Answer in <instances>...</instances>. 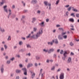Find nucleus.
<instances>
[{
  "label": "nucleus",
  "instance_id": "39",
  "mask_svg": "<svg viewBox=\"0 0 79 79\" xmlns=\"http://www.w3.org/2000/svg\"><path fill=\"white\" fill-rule=\"evenodd\" d=\"M31 53H29L28 54H26V55H27V56H31Z\"/></svg>",
  "mask_w": 79,
  "mask_h": 79
},
{
  "label": "nucleus",
  "instance_id": "1",
  "mask_svg": "<svg viewBox=\"0 0 79 79\" xmlns=\"http://www.w3.org/2000/svg\"><path fill=\"white\" fill-rule=\"evenodd\" d=\"M40 35H41L40 33L37 32L36 35H33L32 36H31V37L34 39H37L40 36Z\"/></svg>",
  "mask_w": 79,
  "mask_h": 79
},
{
  "label": "nucleus",
  "instance_id": "32",
  "mask_svg": "<svg viewBox=\"0 0 79 79\" xmlns=\"http://www.w3.org/2000/svg\"><path fill=\"white\" fill-rule=\"evenodd\" d=\"M55 44H58V40L57 39H56L55 40Z\"/></svg>",
  "mask_w": 79,
  "mask_h": 79
},
{
  "label": "nucleus",
  "instance_id": "44",
  "mask_svg": "<svg viewBox=\"0 0 79 79\" xmlns=\"http://www.w3.org/2000/svg\"><path fill=\"white\" fill-rule=\"evenodd\" d=\"M21 39L23 40H26V38L24 37H22Z\"/></svg>",
  "mask_w": 79,
  "mask_h": 79
},
{
  "label": "nucleus",
  "instance_id": "30",
  "mask_svg": "<svg viewBox=\"0 0 79 79\" xmlns=\"http://www.w3.org/2000/svg\"><path fill=\"white\" fill-rule=\"evenodd\" d=\"M11 36H9L7 39V40H11Z\"/></svg>",
  "mask_w": 79,
  "mask_h": 79
},
{
  "label": "nucleus",
  "instance_id": "43",
  "mask_svg": "<svg viewBox=\"0 0 79 79\" xmlns=\"http://www.w3.org/2000/svg\"><path fill=\"white\" fill-rule=\"evenodd\" d=\"M25 62L26 63H27L28 62V59L27 58H26L25 60Z\"/></svg>",
  "mask_w": 79,
  "mask_h": 79
},
{
  "label": "nucleus",
  "instance_id": "13",
  "mask_svg": "<svg viewBox=\"0 0 79 79\" xmlns=\"http://www.w3.org/2000/svg\"><path fill=\"white\" fill-rule=\"evenodd\" d=\"M26 46L27 48H31V45L29 44H26Z\"/></svg>",
  "mask_w": 79,
  "mask_h": 79
},
{
  "label": "nucleus",
  "instance_id": "59",
  "mask_svg": "<svg viewBox=\"0 0 79 79\" xmlns=\"http://www.w3.org/2000/svg\"><path fill=\"white\" fill-rule=\"evenodd\" d=\"M43 71V69H41L40 70V74H42V71Z\"/></svg>",
  "mask_w": 79,
  "mask_h": 79
},
{
  "label": "nucleus",
  "instance_id": "42",
  "mask_svg": "<svg viewBox=\"0 0 79 79\" xmlns=\"http://www.w3.org/2000/svg\"><path fill=\"white\" fill-rule=\"evenodd\" d=\"M63 37L65 39L67 38V35H65L63 36Z\"/></svg>",
  "mask_w": 79,
  "mask_h": 79
},
{
  "label": "nucleus",
  "instance_id": "37",
  "mask_svg": "<svg viewBox=\"0 0 79 79\" xmlns=\"http://www.w3.org/2000/svg\"><path fill=\"white\" fill-rule=\"evenodd\" d=\"M70 46H73L74 45V44L71 42L70 43Z\"/></svg>",
  "mask_w": 79,
  "mask_h": 79
},
{
  "label": "nucleus",
  "instance_id": "10",
  "mask_svg": "<svg viewBox=\"0 0 79 79\" xmlns=\"http://www.w3.org/2000/svg\"><path fill=\"white\" fill-rule=\"evenodd\" d=\"M8 11H9V14L8 15V18H9L10 16L11 15V14H12V13H11V10L10 9H9Z\"/></svg>",
  "mask_w": 79,
  "mask_h": 79
},
{
  "label": "nucleus",
  "instance_id": "18",
  "mask_svg": "<svg viewBox=\"0 0 79 79\" xmlns=\"http://www.w3.org/2000/svg\"><path fill=\"white\" fill-rule=\"evenodd\" d=\"M22 70L23 71V72H27V69H26V68H25L22 69Z\"/></svg>",
  "mask_w": 79,
  "mask_h": 79
},
{
  "label": "nucleus",
  "instance_id": "3",
  "mask_svg": "<svg viewBox=\"0 0 79 79\" xmlns=\"http://www.w3.org/2000/svg\"><path fill=\"white\" fill-rule=\"evenodd\" d=\"M1 74H3L4 72V65L3 64H2L1 65Z\"/></svg>",
  "mask_w": 79,
  "mask_h": 79
},
{
  "label": "nucleus",
  "instance_id": "63",
  "mask_svg": "<svg viewBox=\"0 0 79 79\" xmlns=\"http://www.w3.org/2000/svg\"><path fill=\"white\" fill-rule=\"evenodd\" d=\"M55 66H58V64H55Z\"/></svg>",
  "mask_w": 79,
  "mask_h": 79
},
{
  "label": "nucleus",
  "instance_id": "56",
  "mask_svg": "<svg viewBox=\"0 0 79 79\" xmlns=\"http://www.w3.org/2000/svg\"><path fill=\"white\" fill-rule=\"evenodd\" d=\"M74 55V54L73 52H71L70 53V55H72L73 56Z\"/></svg>",
  "mask_w": 79,
  "mask_h": 79
},
{
  "label": "nucleus",
  "instance_id": "52",
  "mask_svg": "<svg viewBox=\"0 0 79 79\" xmlns=\"http://www.w3.org/2000/svg\"><path fill=\"white\" fill-rule=\"evenodd\" d=\"M14 49H16L17 48V46H15L13 47Z\"/></svg>",
  "mask_w": 79,
  "mask_h": 79
},
{
  "label": "nucleus",
  "instance_id": "11",
  "mask_svg": "<svg viewBox=\"0 0 79 79\" xmlns=\"http://www.w3.org/2000/svg\"><path fill=\"white\" fill-rule=\"evenodd\" d=\"M44 3L46 6H47V5H48V6H51V4L50 3H48L47 2V1H45L44 2Z\"/></svg>",
  "mask_w": 79,
  "mask_h": 79
},
{
  "label": "nucleus",
  "instance_id": "51",
  "mask_svg": "<svg viewBox=\"0 0 79 79\" xmlns=\"http://www.w3.org/2000/svg\"><path fill=\"white\" fill-rule=\"evenodd\" d=\"M41 12V11L40 10H38L37 11V13H38V14H40V13Z\"/></svg>",
  "mask_w": 79,
  "mask_h": 79
},
{
  "label": "nucleus",
  "instance_id": "7",
  "mask_svg": "<svg viewBox=\"0 0 79 79\" xmlns=\"http://www.w3.org/2000/svg\"><path fill=\"white\" fill-rule=\"evenodd\" d=\"M55 51V49L52 48L50 49L48 51V53L50 54L52 52H53Z\"/></svg>",
  "mask_w": 79,
  "mask_h": 79
},
{
  "label": "nucleus",
  "instance_id": "48",
  "mask_svg": "<svg viewBox=\"0 0 79 79\" xmlns=\"http://www.w3.org/2000/svg\"><path fill=\"white\" fill-rule=\"evenodd\" d=\"M76 16L77 18H79V14H76Z\"/></svg>",
  "mask_w": 79,
  "mask_h": 79
},
{
  "label": "nucleus",
  "instance_id": "15",
  "mask_svg": "<svg viewBox=\"0 0 79 79\" xmlns=\"http://www.w3.org/2000/svg\"><path fill=\"white\" fill-rule=\"evenodd\" d=\"M39 25L41 27H44L45 26V25H44V22H43L41 23H39Z\"/></svg>",
  "mask_w": 79,
  "mask_h": 79
},
{
  "label": "nucleus",
  "instance_id": "17",
  "mask_svg": "<svg viewBox=\"0 0 79 79\" xmlns=\"http://www.w3.org/2000/svg\"><path fill=\"white\" fill-rule=\"evenodd\" d=\"M58 39L59 40H63V37H61V35H59L58 36Z\"/></svg>",
  "mask_w": 79,
  "mask_h": 79
},
{
  "label": "nucleus",
  "instance_id": "5",
  "mask_svg": "<svg viewBox=\"0 0 79 79\" xmlns=\"http://www.w3.org/2000/svg\"><path fill=\"white\" fill-rule=\"evenodd\" d=\"M72 60V59L71 57H69L68 58V59H67V63H68V64H69V63H71V62Z\"/></svg>",
  "mask_w": 79,
  "mask_h": 79
},
{
  "label": "nucleus",
  "instance_id": "45",
  "mask_svg": "<svg viewBox=\"0 0 79 79\" xmlns=\"http://www.w3.org/2000/svg\"><path fill=\"white\" fill-rule=\"evenodd\" d=\"M73 11H76V12H77L78 11V10L76 8L74 9Z\"/></svg>",
  "mask_w": 79,
  "mask_h": 79
},
{
  "label": "nucleus",
  "instance_id": "27",
  "mask_svg": "<svg viewBox=\"0 0 79 79\" xmlns=\"http://www.w3.org/2000/svg\"><path fill=\"white\" fill-rule=\"evenodd\" d=\"M48 44L49 45H50V44L51 45H53V43L52 42H48Z\"/></svg>",
  "mask_w": 79,
  "mask_h": 79
},
{
  "label": "nucleus",
  "instance_id": "60",
  "mask_svg": "<svg viewBox=\"0 0 79 79\" xmlns=\"http://www.w3.org/2000/svg\"><path fill=\"white\" fill-rule=\"evenodd\" d=\"M53 56H54L55 58H56V54H54Z\"/></svg>",
  "mask_w": 79,
  "mask_h": 79
},
{
  "label": "nucleus",
  "instance_id": "24",
  "mask_svg": "<svg viewBox=\"0 0 79 79\" xmlns=\"http://www.w3.org/2000/svg\"><path fill=\"white\" fill-rule=\"evenodd\" d=\"M43 50L44 52L45 53H47L48 52V49L46 50L45 49H44Z\"/></svg>",
  "mask_w": 79,
  "mask_h": 79
},
{
  "label": "nucleus",
  "instance_id": "16",
  "mask_svg": "<svg viewBox=\"0 0 79 79\" xmlns=\"http://www.w3.org/2000/svg\"><path fill=\"white\" fill-rule=\"evenodd\" d=\"M15 72L16 73L18 74H20V73H21V71L19 69H17L15 70Z\"/></svg>",
  "mask_w": 79,
  "mask_h": 79
},
{
  "label": "nucleus",
  "instance_id": "53",
  "mask_svg": "<svg viewBox=\"0 0 79 79\" xmlns=\"http://www.w3.org/2000/svg\"><path fill=\"white\" fill-rule=\"evenodd\" d=\"M27 78L26 77H24L22 78V79H27Z\"/></svg>",
  "mask_w": 79,
  "mask_h": 79
},
{
  "label": "nucleus",
  "instance_id": "22",
  "mask_svg": "<svg viewBox=\"0 0 79 79\" xmlns=\"http://www.w3.org/2000/svg\"><path fill=\"white\" fill-rule=\"evenodd\" d=\"M35 21H36V18H32V23H34Z\"/></svg>",
  "mask_w": 79,
  "mask_h": 79
},
{
  "label": "nucleus",
  "instance_id": "23",
  "mask_svg": "<svg viewBox=\"0 0 79 79\" xmlns=\"http://www.w3.org/2000/svg\"><path fill=\"white\" fill-rule=\"evenodd\" d=\"M0 31L2 33H3V32H5V30L3 28H1Z\"/></svg>",
  "mask_w": 79,
  "mask_h": 79
},
{
  "label": "nucleus",
  "instance_id": "47",
  "mask_svg": "<svg viewBox=\"0 0 79 79\" xmlns=\"http://www.w3.org/2000/svg\"><path fill=\"white\" fill-rule=\"evenodd\" d=\"M15 60V58L14 57H12L11 59H10V60H11V61H13Z\"/></svg>",
  "mask_w": 79,
  "mask_h": 79
},
{
  "label": "nucleus",
  "instance_id": "35",
  "mask_svg": "<svg viewBox=\"0 0 79 79\" xmlns=\"http://www.w3.org/2000/svg\"><path fill=\"white\" fill-rule=\"evenodd\" d=\"M36 31H37V28L34 27V28H33V31L34 32H36Z\"/></svg>",
  "mask_w": 79,
  "mask_h": 79
},
{
  "label": "nucleus",
  "instance_id": "61",
  "mask_svg": "<svg viewBox=\"0 0 79 79\" xmlns=\"http://www.w3.org/2000/svg\"><path fill=\"white\" fill-rule=\"evenodd\" d=\"M69 6V5H67L65 6V7H66V8H68Z\"/></svg>",
  "mask_w": 79,
  "mask_h": 79
},
{
  "label": "nucleus",
  "instance_id": "2",
  "mask_svg": "<svg viewBox=\"0 0 79 79\" xmlns=\"http://www.w3.org/2000/svg\"><path fill=\"white\" fill-rule=\"evenodd\" d=\"M64 73H62L60 75L59 78L60 79H64Z\"/></svg>",
  "mask_w": 79,
  "mask_h": 79
},
{
  "label": "nucleus",
  "instance_id": "6",
  "mask_svg": "<svg viewBox=\"0 0 79 79\" xmlns=\"http://www.w3.org/2000/svg\"><path fill=\"white\" fill-rule=\"evenodd\" d=\"M38 32L41 35H42V34H43V28H41L39 31Z\"/></svg>",
  "mask_w": 79,
  "mask_h": 79
},
{
  "label": "nucleus",
  "instance_id": "14",
  "mask_svg": "<svg viewBox=\"0 0 79 79\" xmlns=\"http://www.w3.org/2000/svg\"><path fill=\"white\" fill-rule=\"evenodd\" d=\"M31 3L32 4H36L37 3V0H33L31 1Z\"/></svg>",
  "mask_w": 79,
  "mask_h": 79
},
{
  "label": "nucleus",
  "instance_id": "36",
  "mask_svg": "<svg viewBox=\"0 0 79 79\" xmlns=\"http://www.w3.org/2000/svg\"><path fill=\"white\" fill-rule=\"evenodd\" d=\"M11 17H12V18H15V17H16V15H12Z\"/></svg>",
  "mask_w": 79,
  "mask_h": 79
},
{
  "label": "nucleus",
  "instance_id": "62",
  "mask_svg": "<svg viewBox=\"0 0 79 79\" xmlns=\"http://www.w3.org/2000/svg\"><path fill=\"white\" fill-rule=\"evenodd\" d=\"M12 8L13 9H15V5H13Z\"/></svg>",
  "mask_w": 79,
  "mask_h": 79
},
{
  "label": "nucleus",
  "instance_id": "41",
  "mask_svg": "<svg viewBox=\"0 0 79 79\" xmlns=\"http://www.w3.org/2000/svg\"><path fill=\"white\" fill-rule=\"evenodd\" d=\"M27 72H24V75H25V76H27Z\"/></svg>",
  "mask_w": 79,
  "mask_h": 79
},
{
  "label": "nucleus",
  "instance_id": "26",
  "mask_svg": "<svg viewBox=\"0 0 79 79\" xmlns=\"http://www.w3.org/2000/svg\"><path fill=\"white\" fill-rule=\"evenodd\" d=\"M10 63H11V61H10V60H7L6 62V63L7 64H10Z\"/></svg>",
  "mask_w": 79,
  "mask_h": 79
},
{
  "label": "nucleus",
  "instance_id": "57",
  "mask_svg": "<svg viewBox=\"0 0 79 79\" xmlns=\"http://www.w3.org/2000/svg\"><path fill=\"white\" fill-rule=\"evenodd\" d=\"M35 65L36 67H37V66H38V64H37V63H35Z\"/></svg>",
  "mask_w": 79,
  "mask_h": 79
},
{
  "label": "nucleus",
  "instance_id": "8",
  "mask_svg": "<svg viewBox=\"0 0 79 79\" xmlns=\"http://www.w3.org/2000/svg\"><path fill=\"white\" fill-rule=\"evenodd\" d=\"M2 0V2H0V6H3V5L4 4V3H6V1H5V0Z\"/></svg>",
  "mask_w": 79,
  "mask_h": 79
},
{
  "label": "nucleus",
  "instance_id": "34",
  "mask_svg": "<svg viewBox=\"0 0 79 79\" xmlns=\"http://www.w3.org/2000/svg\"><path fill=\"white\" fill-rule=\"evenodd\" d=\"M4 47L5 49H7V48H8L7 46L6 45V44H5L4 45Z\"/></svg>",
  "mask_w": 79,
  "mask_h": 79
},
{
  "label": "nucleus",
  "instance_id": "33",
  "mask_svg": "<svg viewBox=\"0 0 79 79\" xmlns=\"http://www.w3.org/2000/svg\"><path fill=\"white\" fill-rule=\"evenodd\" d=\"M71 6L69 7V8H68V10L69 11H71Z\"/></svg>",
  "mask_w": 79,
  "mask_h": 79
},
{
  "label": "nucleus",
  "instance_id": "58",
  "mask_svg": "<svg viewBox=\"0 0 79 79\" xmlns=\"http://www.w3.org/2000/svg\"><path fill=\"white\" fill-rule=\"evenodd\" d=\"M19 66L20 68H23V65L22 64H19Z\"/></svg>",
  "mask_w": 79,
  "mask_h": 79
},
{
  "label": "nucleus",
  "instance_id": "50",
  "mask_svg": "<svg viewBox=\"0 0 79 79\" xmlns=\"http://www.w3.org/2000/svg\"><path fill=\"white\" fill-rule=\"evenodd\" d=\"M15 79H19V76H16Z\"/></svg>",
  "mask_w": 79,
  "mask_h": 79
},
{
  "label": "nucleus",
  "instance_id": "20",
  "mask_svg": "<svg viewBox=\"0 0 79 79\" xmlns=\"http://www.w3.org/2000/svg\"><path fill=\"white\" fill-rule=\"evenodd\" d=\"M69 21H71V22H72V23H74V20L73 18H70L69 19Z\"/></svg>",
  "mask_w": 79,
  "mask_h": 79
},
{
  "label": "nucleus",
  "instance_id": "28",
  "mask_svg": "<svg viewBox=\"0 0 79 79\" xmlns=\"http://www.w3.org/2000/svg\"><path fill=\"white\" fill-rule=\"evenodd\" d=\"M35 58L36 60H39V59H40V57L39 56H36Z\"/></svg>",
  "mask_w": 79,
  "mask_h": 79
},
{
  "label": "nucleus",
  "instance_id": "38",
  "mask_svg": "<svg viewBox=\"0 0 79 79\" xmlns=\"http://www.w3.org/2000/svg\"><path fill=\"white\" fill-rule=\"evenodd\" d=\"M59 29L60 31H63V28H59Z\"/></svg>",
  "mask_w": 79,
  "mask_h": 79
},
{
  "label": "nucleus",
  "instance_id": "64",
  "mask_svg": "<svg viewBox=\"0 0 79 79\" xmlns=\"http://www.w3.org/2000/svg\"><path fill=\"white\" fill-rule=\"evenodd\" d=\"M1 50V51H4V48H2Z\"/></svg>",
  "mask_w": 79,
  "mask_h": 79
},
{
  "label": "nucleus",
  "instance_id": "55",
  "mask_svg": "<svg viewBox=\"0 0 79 79\" xmlns=\"http://www.w3.org/2000/svg\"><path fill=\"white\" fill-rule=\"evenodd\" d=\"M69 13V12H68V11H67L66 12V16H68V14Z\"/></svg>",
  "mask_w": 79,
  "mask_h": 79
},
{
  "label": "nucleus",
  "instance_id": "46",
  "mask_svg": "<svg viewBox=\"0 0 79 79\" xmlns=\"http://www.w3.org/2000/svg\"><path fill=\"white\" fill-rule=\"evenodd\" d=\"M60 53V54H63V50H61Z\"/></svg>",
  "mask_w": 79,
  "mask_h": 79
},
{
  "label": "nucleus",
  "instance_id": "4",
  "mask_svg": "<svg viewBox=\"0 0 79 79\" xmlns=\"http://www.w3.org/2000/svg\"><path fill=\"white\" fill-rule=\"evenodd\" d=\"M7 5H6L3 7V8L4 11L5 12H6V13H8V9H6V8H7Z\"/></svg>",
  "mask_w": 79,
  "mask_h": 79
},
{
  "label": "nucleus",
  "instance_id": "29",
  "mask_svg": "<svg viewBox=\"0 0 79 79\" xmlns=\"http://www.w3.org/2000/svg\"><path fill=\"white\" fill-rule=\"evenodd\" d=\"M55 66H53V67L51 68V70L52 71H54L55 70Z\"/></svg>",
  "mask_w": 79,
  "mask_h": 79
},
{
  "label": "nucleus",
  "instance_id": "21",
  "mask_svg": "<svg viewBox=\"0 0 79 79\" xmlns=\"http://www.w3.org/2000/svg\"><path fill=\"white\" fill-rule=\"evenodd\" d=\"M19 45H23V42L22 41H20L19 42Z\"/></svg>",
  "mask_w": 79,
  "mask_h": 79
},
{
  "label": "nucleus",
  "instance_id": "40",
  "mask_svg": "<svg viewBox=\"0 0 79 79\" xmlns=\"http://www.w3.org/2000/svg\"><path fill=\"white\" fill-rule=\"evenodd\" d=\"M71 15L72 16H73V17H75V15H74V14L73 13L71 14Z\"/></svg>",
  "mask_w": 79,
  "mask_h": 79
},
{
  "label": "nucleus",
  "instance_id": "19",
  "mask_svg": "<svg viewBox=\"0 0 79 79\" xmlns=\"http://www.w3.org/2000/svg\"><path fill=\"white\" fill-rule=\"evenodd\" d=\"M67 54H68V52H67V51H64V53L63 54V56L65 57H66V56H67V55H67Z\"/></svg>",
  "mask_w": 79,
  "mask_h": 79
},
{
  "label": "nucleus",
  "instance_id": "31",
  "mask_svg": "<svg viewBox=\"0 0 79 79\" xmlns=\"http://www.w3.org/2000/svg\"><path fill=\"white\" fill-rule=\"evenodd\" d=\"M59 2H60V0H57L55 3L56 5H58Z\"/></svg>",
  "mask_w": 79,
  "mask_h": 79
},
{
  "label": "nucleus",
  "instance_id": "54",
  "mask_svg": "<svg viewBox=\"0 0 79 79\" xmlns=\"http://www.w3.org/2000/svg\"><path fill=\"white\" fill-rule=\"evenodd\" d=\"M8 58H9V57H8V56H5V59H6V60H8Z\"/></svg>",
  "mask_w": 79,
  "mask_h": 79
},
{
  "label": "nucleus",
  "instance_id": "25",
  "mask_svg": "<svg viewBox=\"0 0 79 79\" xmlns=\"http://www.w3.org/2000/svg\"><path fill=\"white\" fill-rule=\"evenodd\" d=\"M35 73H33L31 75V78L32 79H34V78L35 77Z\"/></svg>",
  "mask_w": 79,
  "mask_h": 79
},
{
  "label": "nucleus",
  "instance_id": "49",
  "mask_svg": "<svg viewBox=\"0 0 79 79\" xmlns=\"http://www.w3.org/2000/svg\"><path fill=\"white\" fill-rule=\"evenodd\" d=\"M66 32H62V35H65L66 34Z\"/></svg>",
  "mask_w": 79,
  "mask_h": 79
},
{
  "label": "nucleus",
  "instance_id": "12",
  "mask_svg": "<svg viewBox=\"0 0 79 79\" xmlns=\"http://www.w3.org/2000/svg\"><path fill=\"white\" fill-rule=\"evenodd\" d=\"M33 66V64L32 63H29L28 64L27 66V68H29L30 67H32Z\"/></svg>",
  "mask_w": 79,
  "mask_h": 79
},
{
  "label": "nucleus",
  "instance_id": "9",
  "mask_svg": "<svg viewBox=\"0 0 79 79\" xmlns=\"http://www.w3.org/2000/svg\"><path fill=\"white\" fill-rule=\"evenodd\" d=\"M33 34H34V31H32L30 34H29V35L27 36V39H28V38H29V37H31V38H32V37H31V36H32V35H31L32 34V35H33Z\"/></svg>",
  "mask_w": 79,
  "mask_h": 79
}]
</instances>
